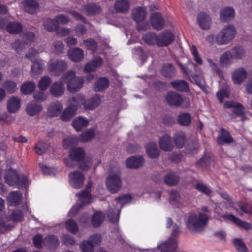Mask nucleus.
I'll use <instances>...</instances> for the list:
<instances>
[{"mask_svg":"<svg viewBox=\"0 0 252 252\" xmlns=\"http://www.w3.org/2000/svg\"><path fill=\"white\" fill-rule=\"evenodd\" d=\"M43 243L51 248H55L59 245L58 239L53 235L47 236L44 240Z\"/></svg>","mask_w":252,"mask_h":252,"instance_id":"51","label":"nucleus"},{"mask_svg":"<svg viewBox=\"0 0 252 252\" xmlns=\"http://www.w3.org/2000/svg\"><path fill=\"white\" fill-rule=\"evenodd\" d=\"M233 141V139L229 132L224 129L221 130V134L217 138V143L219 145L230 144Z\"/></svg>","mask_w":252,"mask_h":252,"instance_id":"29","label":"nucleus"},{"mask_svg":"<svg viewBox=\"0 0 252 252\" xmlns=\"http://www.w3.org/2000/svg\"><path fill=\"white\" fill-rule=\"evenodd\" d=\"M186 136L184 132L179 131L173 136V140L175 146L179 149L184 147L186 142Z\"/></svg>","mask_w":252,"mask_h":252,"instance_id":"37","label":"nucleus"},{"mask_svg":"<svg viewBox=\"0 0 252 252\" xmlns=\"http://www.w3.org/2000/svg\"><path fill=\"white\" fill-rule=\"evenodd\" d=\"M66 229L70 232L76 234L78 231V227L74 220H69L66 222Z\"/></svg>","mask_w":252,"mask_h":252,"instance_id":"62","label":"nucleus"},{"mask_svg":"<svg viewBox=\"0 0 252 252\" xmlns=\"http://www.w3.org/2000/svg\"><path fill=\"white\" fill-rule=\"evenodd\" d=\"M171 84L174 89L181 91H187L189 89L187 83L183 80L173 81Z\"/></svg>","mask_w":252,"mask_h":252,"instance_id":"48","label":"nucleus"},{"mask_svg":"<svg viewBox=\"0 0 252 252\" xmlns=\"http://www.w3.org/2000/svg\"><path fill=\"white\" fill-rule=\"evenodd\" d=\"M178 120L180 124L188 126L191 122L190 116L188 113H182L179 115Z\"/></svg>","mask_w":252,"mask_h":252,"instance_id":"59","label":"nucleus"},{"mask_svg":"<svg viewBox=\"0 0 252 252\" xmlns=\"http://www.w3.org/2000/svg\"><path fill=\"white\" fill-rule=\"evenodd\" d=\"M146 152L151 158H156L159 156V150L157 145L150 143L146 146Z\"/></svg>","mask_w":252,"mask_h":252,"instance_id":"36","label":"nucleus"},{"mask_svg":"<svg viewBox=\"0 0 252 252\" xmlns=\"http://www.w3.org/2000/svg\"><path fill=\"white\" fill-rule=\"evenodd\" d=\"M4 179L5 182L10 186L17 185L20 188L28 185V181L25 176L18 175L16 170L11 168L6 172Z\"/></svg>","mask_w":252,"mask_h":252,"instance_id":"4","label":"nucleus"},{"mask_svg":"<svg viewBox=\"0 0 252 252\" xmlns=\"http://www.w3.org/2000/svg\"><path fill=\"white\" fill-rule=\"evenodd\" d=\"M70 105L65 109L61 116V119L64 121L70 120L75 114L77 108L84 103L83 98L80 96H76L70 100Z\"/></svg>","mask_w":252,"mask_h":252,"instance_id":"6","label":"nucleus"},{"mask_svg":"<svg viewBox=\"0 0 252 252\" xmlns=\"http://www.w3.org/2000/svg\"><path fill=\"white\" fill-rule=\"evenodd\" d=\"M106 184L108 189L111 193H116L120 190L122 182L120 178V171L118 168L114 170V172L110 173L106 179Z\"/></svg>","mask_w":252,"mask_h":252,"instance_id":"7","label":"nucleus"},{"mask_svg":"<svg viewBox=\"0 0 252 252\" xmlns=\"http://www.w3.org/2000/svg\"><path fill=\"white\" fill-rule=\"evenodd\" d=\"M150 23L152 27L158 31L162 30L165 25L164 18L158 12H154L151 15Z\"/></svg>","mask_w":252,"mask_h":252,"instance_id":"11","label":"nucleus"},{"mask_svg":"<svg viewBox=\"0 0 252 252\" xmlns=\"http://www.w3.org/2000/svg\"><path fill=\"white\" fill-rule=\"evenodd\" d=\"M237 31L233 25L225 26L215 36V41L218 45H224L231 42L235 37Z\"/></svg>","mask_w":252,"mask_h":252,"instance_id":"2","label":"nucleus"},{"mask_svg":"<svg viewBox=\"0 0 252 252\" xmlns=\"http://www.w3.org/2000/svg\"><path fill=\"white\" fill-rule=\"evenodd\" d=\"M23 5L24 10L30 14L37 12L39 9V3L37 0H24Z\"/></svg>","mask_w":252,"mask_h":252,"instance_id":"19","label":"nucleus"},{"mask_svg":"<svg viewBox=\"0 0 252 252\" xmlns=\"http://www.w3.org/2000/svg\"><path fill=\"white\" fill-rule=\"evenodd\" d=\"M93 183L89 181L86 186L87 190L83 191L78 193L76 195L78 197V201L77 204L74 206L70 210L69 213L71 216H73L79 210L81 207L85 204L90 203L91 195L89 189L92 187Z\"/></svg>","mask_w":252,"mask_h":252,"instance_id":"5","label":"nucleus"},{"mask_svg":"<svg viewBox=\"0 0 252 252\" xmlns=\"http://www.w3.org/2000/svg\"><path fill=\"white\" fill-rule=\"evenodd\" d=\"M165 100L169 105L179 107L181 105L183 98L179 94L174 92H170L167 94Z\"/></svg>","mask_w":252,"mask_h":252,"instance_id":"12","label":"nucleus"},{"mask_svg":"<svg viewBox=\"0 0 252 252\" xmlns=\"http://www.w3.org/2000/svg\"><path fill=\"white\" fill-rule=\"evenodd\" d=\"M233 58L229 51L224 52L220 57V62L222 66L228 67L233 63Z\"/></svg>","mask_w":252,"mask_h":252,"instance_id":"41","label":"nucleus"},{"mask_svg":"<svg viewBox=\"0 0 252 252\" xmlns=\"http://www.w3.org/2000/svg\"><path fill=\"white\" fill-rule=\"evenodd\" d=\"M49 147L48 144L42 141H39L35 147L36 153L38 155H42Z\"/></svg>","mask_w":252,"mask_h":252,"instance_id":"52","label":"nucleus"},{"mask_svg":"<svg viewBox=\"0 0 252 252\" xmlns=\"http://www.w3.org/2000/svg\"><path fill=\"white\" fill-rule=\"evenodd\" d=\"M63 80L55 82L50 88V92L55 97L61 96L64 93L65 88Z\"/></svg>","mask_w":252,"mask_h":252,"instance_id":"15","label":"nucleus"},{"mask_svg":"<svg viewBox=\"0 0 252 252\" xmlns=\"http://www.w3.org/2000/svg\"><path fill=\"white\" fill-rule=\"evenodd\" d=\"M222 217L225 219H228L230 220L236 225L240 226L245 229L248 230L251 228L250 224L241 220L239 218L232 214L223 215Z\"/></svg>","mask_w":252,"mask_h":252,"instance_id":"33","label":"nucleus"},{"mask_svg":"<svg viewBox=\"0 0 252 252\" xmlns=\"http://www.w3.org/2000/svg\"><path fill=\"white\" fill-rule=\"evenodd\" d=\"M159 144L160 148L165 151H171L174 148L171 137L168 134H165L159 138Z\"/></svg>","mask_w":252,"mask_h":252,"instance_id":"22","label":"nucleus"},{"mask_svg":"<svg viewBox=\"0 0 252 252\" xmlns=\"http://www.w3.org/2000/svg\"><path fill=\"white\" fill-rule=\"evenodd\" d=\"M52 82L51 78L48 76H43L39 80L38 87L40 91L46 90Z\"/></svg>","mask_w":252,"mask_h":252,"instance_id":"46","label":"nucleus"},{"mask_svg":"<svg viewBox=\"0 0 252 252\" xmlns=\"http://www.w3.org/2000/svg\"><path fill=\"white\" fill-rule=\"evenodd\" d=\"M78 96L79 95H78ZM81 96L84 100V103L82 104V105H84V108L86 109L93 110L98 106L101 103V99L98 96L94 97L91 99H88L87 101H85L82 96Z\"/></svg>","mask_w":252,"mask_h":252,"instance_id":"26","label":"nucleus"},{"mask_svg":"<svg viewBox=\"0 0 252 252\" xmlns=\"http://www.w3.org/2000/svg\"><path fill=\"white\" fill-rule=\"evenodd\" d=\"M94 136V132L92 129H89L81 134L79 137V140L85 142L90 140Z\"/></svg>","mask_w":252,"mask_h":252,"instance_id":"53","label":"nucleus"},{"mask_svg":"<svg viewBox=\"0 0 252 252\" xmlns=\"http://www.w3.org/2000/svg\"><path fill=\"white\" fill-rule=\"evenodd\" d=\"M109 86V81L105 77L99 78L93 85V89L96 92H100L105 90Z\"/></svg>","mask_w":252,"mask_h":252,"instance_id":"25","label":"nucleus"},{"mask_svg":"<svg viewBox=\"0 0 252 252\" xmlns=\"http://www.w3.org/2000/svg\"><path fill=\"white\" fill-rule=\"evenodd\" d=\"M146 9L144 7H138L132 10V18L137 23L143 21L146 18Z\"/></svg>","mask_w":252,"mask_h":252,"instance_id":"24","label":"nucleus"},{"mask_svg":"<svg viewBox=\"0 0 252 252\" xmlns=\"http://www.w3.org/2000/svg\"><path fill=\"white\" fill-rule=\"evenodd\" d=\"M44 66V64L43 60L40 59H35L32 61L30 75L32 77L39 76L42 73Z\"/></svg>","mask_w":252,"mask_h":252,"instance_id":"14","label":"nucleus"},{"mask_svg":"<svg viewBox=\"0 0 252 252\" xmlns=\"http://www.w3.org/2000/svg\"><path fill=\"white\" fill-rule=\"evenodd\" d=\"M190 81L197 85L200 88H202L204 87V79L201 74H191L189 76Z\"/></svg>","mask_w":252,"mask_h":252,"instance_id":"54","label":"nucleus"},{"mask_svg":"<svg viewBox=\"0 0 252 252\" xmlns=\"http://www.w3.org/2000/svg\"><path fill=\"white\" fill-rule=\"evenodd\" d=\"M88 240L94 247H95L100 244L102 238L100 234H94L90 236Z\"/></svg>","mask_w":252,"mask_h":252,"instance_id":"63","label":"nucleus"},{"mask_svg":"<svg viewBox=\"0 0 252 252\" xmlns=\"http://www.w3.org/2000/svg\"><path fill=\"white\" fill-rule=\"evenodd\" d=\"M82 10L87 15H93L99 13L100 11V7L95 4H88L85 5Z\"/></svg>","mask_w":252,"mask_h":252,"instance_id":"43","label":"nucleus"},{"mask_svg":"<svg viewBox=\"0 0 252 252\" xmlns=\"http://www.w3.org/2000/svg\"><path fill=\"white\" fill-rule=\"evenodd\" d=\"M197 22L200 27L204 30L209 29L211 20L209 15L204 13H200L197 16Z\"/></svg>","mask_w":252,"mask_h":252,"instance_id":"28","label":"nucleus"},{"mask_svg":"<svg viewBox=\"0 0 252 252\" xmlns=\"http://www.w3.org/2000/svg\"><path fill=\"white\" fill-rule=\"evenodd\" d=\"M132 199L131 196L129 194H126L116 198V201L120 204V209H121L123 205L126 203H129Z\"/></svg>","mask_w":252,"mask_h":252,"instance_id":"61","label":"nucleus"},{"mask_svg":"<svg viewBox=\"0 0 252 252\" xmlns=\"http://www.w3.org/2000/svg\"><path fill=\"white\" fill-rule=\"evenodd\" d=\"M43 26L44 28L49 32L56 31L58 26L55 19H47L44 21Z\"/></svg>","mask_w":252,"mask_h":252,"instance_id":"49","label":"nucleus"},{"mask_svg":"<svg viewBox=\"0 0 252 252\" xmlns=\"http://www.w3.org/2000/svg\"><path fill=\"white\" fill-rule=\"evenodd\" d=\"M114 6L117 12L125 13L129 10L130 4L127 0H117Z\"/></svg>","mask_w":252,"mask_h":252,"instance_id":"27","label":"nucleus"},{"mask_svg":"<svg viewBox=\"0 0 252 252\" xmlns=\"http://www.w3.org/2000/svg\"><path fill=\"white\" fill-rule=\"evenodd\" d=\"M63 109V105L59 102L52 103L50 105L48 109V114L52 116H57L59 115Z\"/></svg>","mask_w":252,"mask_h":252,"instance_id":"35","label":"nucleus"},{"mask_svg":"<svg viewBox=\"0 0 252 252\" xmlns=\"http://www.w3.org/2000/svg\"><path fill=\"white\" fill-rule=\"evenodd\" d=\"M83 44L87 49L92 51H95L97 49V43L95 41L91 39H88L83 41Z\"/></svg>","mask_w":252,"mask_h":252,"instance_id":"60","label":"nucleus"},{"mask_svg":"<svg viewBox=\"0 0 252 252\" xmlns=\"http://www.w3.org/2000/svg\"><path fill=\"white\" fill-rule=\"evenodd\" d=\"M102 63L103 60L100 57H96L86 64L84 71L85 72L95 71L102 65Z\"/></svg>","mask_w":252,"mask_h":252,"instance_id":"20","label":"nucleus"},{"mask_svg":"<svg viewBox=\"0 0 252 252\" xmlns=\"http://www.w3.org/2000/svg\"><path fill=\"white\" fill-rule=\"evenodd\" d=\"M67 67V63L63 60L50 61L48 63V69L55 76H59Z\"/></svg>","mask_w":252,"mask_h":252,"instance_id":"8","label":"nucleus"},{"mask_svg":"<svg viewBox=\"0 0 252 252\" xmlns=\"http://www.w3.org/2000/svg\"><path fill=\"white\" fill-rule=\"evenodd\" d=\"M191 52L193 56V59L196 62V63L199 65H202L203 64V61L198 54L197 48L195 46L192 45L191 46Z\"/></svg>","mask_w":252,"mask_h":252,"instance_id":"64","label":"nucleus"},{"mask_svg":"<svg viewBox=\"0 0 252 252\" xmlns=\"http://www.w3.org/2000/svg\"><path fill=\"white\" fill-rule=\"evenodd\" d=\"M104 219V216L101 212H97L94 213L92 219V225L97 227L102 223Z\"/></svg>","mask_w":252,"mask_h":252,"instance_id":"47","label":"nucleus"},{"mask_svg":"<svg viewBox=\"0 0 252 252\" xmlns=\"http://www.w3.org/2000/svg\"><path fill=\"white\" fill-rule=\"evenodd\" d=\"M80 247L83 252H93L94 248L88 240L82 241L80 244Z\"/></svg>","mask_w":252,"mask_h":252,"instance_id":"58","label":"nucleus"},{"mask_svg":"<svg viewBox=\"0 0 252 252\" xmlns=\"http://www.w3.org/2000/svg\"><path fill=\"white\" fill-rule=\"evenodd\" d=\"M27 44L26 42H22L19 40H16L12 44V48L14 49L17 53H21L26 48Z\"/></svg>","mask_w":252,"mask_h":252,"instance_id":"56","label":"nucleus"},{"mask_svg":"<svg viewBox=\"0 0 252 252\" xmlns=\"http://www.w3.org/2000/svg\"><path fill=\"white\" fill-rule=\"evenodd\" d=\"M22 195L19 191H13L11 192L7 198L8 202L11 206H16L21 201Z\"/></svg>","mask_w":252,"mask_h":252,"instance_id":"44","label":"nucleus"},{"mask_svg":"<svg viewBox=\"0 0 252 252\" xmlns=\"http://www.w3.org/2000/svg\"><path fill=\"white\" fill-rule=\"evenodd\" d=\"M175 72L176 70L172 64L166 63L163 65L161 73L164 76L169 78L172 77L175 75Z\"/></svg>","mask_w":252,"mask_h":252,"instance_id":"40","label":"nucleus"},{"mask_svg":"<svg viewBox=\"0 0 252 252\" xmlns=\"http://www.w3.org/2000/svg\"><path fill=\"white\" fill-rule=\"evenodd\" d=\"M226 108H233V113L236 116H240L244 113V107L242 104L234 101H227L224 104Z\"/></svg>","mask_w":252,"mask_h":252,"instance_id":"23","label":"nucleus"},{"mask_svg":"<svg viewBox=\"0 0 252 252\" xmlns=\"http://www.w3.org/2000/svg\"><path fill=\"white\" fill-rule=\"evenodd\" d=\"M144 41L149 45H157L158 35L154 33H149L143 35Z\"/></svg>","mask_w":252,"mask_h":252,"instance_id":"50","label":"nucleus"},{"mask_svg":"<svg viewBox=\"0 0 252 252\" xmlns=\"http://www.w3.org/2000/svg\"><path fill=\"white\" fill-rule=\"evenodd\" d=\"M20 99L15 96H12L8 100L7 102V108L10 113H15L20 107Z\"/></svg>","mask_w":252,"mask_h":252,"instance_id":"34","label":"nucleus"},{"mask_svg":"<svg viewBox=\"0 0 252 252\" xmlns=\"http://www.w3.org/2000/svg\"><path fill=\"white\" fill-rule=\"evenodd\" d=\"M235 15L234 9L232 7H226L220 12V19L222 22H228L232 20Z\"/></svg>","mask_w":252,"mask_h":252,"instance_id":"16","label":"nucleus"},{"mask_svg":"<svg viewBox=\"0 0 252 252\" xmlns=\"http://www.w3.org/2000/svg\"><path fill=\"white\" fill-rule=\"evenodd\" d=\"M7 32L11 34L19 33L22 30L23 27L19 22H10L6 26Z\"/></svg>","mask_w":252,"mask_h":252,"instance_id":"39","label":"nucleus"},{"mask_svg":"<svg viewBox=\"0 0 252 252\" xmlns=\"http://www.w3.org/2000/svg\"><path fill=\"white\" fill-rule=\"evenodd\" d=\"M158 248L162 252H174L177 248L176 241L170 238L168 241L158 246Z\"/></svg>","mask_w":252,"mask_h":252,"instance_id":"17","label":"nucleus"},{"mask_svg":"<svg viewBox=\"0 0 252 252\" xmlns=\"http://www.w3.org/2000/svg\"><path fill=\"white\" fill-rule=\"evenodd\" d=\"M179 181V177L175 173H169L164 177V181L169 186L176 185Z\"/></svg>","mask_w":252,"mask_h":252,"instance_id":"45","label":"nucleus"},{"mask_svg":"<svg viewBox=\"0 0 252 252\" xmlns=\"http://www.w3.org/2000/svg\"><path fill=\"white\" fill-rule=\"evenodd\" d=\"M72 124L73 127L77 131H80L83 128L88 126L89 121L85 118L78 117L73 121Z\"/></svg>","mask_w":252,"mask_h":252,"instance_id":"30","label":"nucleus"},{"mask_svg":"<svg viewBox=\"0 0 252 252\" xmlns=\"http://www.w3.org/2000/svg\"><path fill=\"white\" fill-rule=\"evenodd\" d=\"M69 156L71 160L80 161L84 158L85 152L81 148H74L70 150Z\"/></svg>","mask_w":252,"mask_h":252,"instance_id":"32","label":"nucleus"},{"mask_svg":"<svg viewBox=\"0 0 252 252\" xmlns=\"http://www.w3.org/2000/svg\"><path fill=\"white\" fill-rule=\"evenodd\" d=\"M208 217L207 214L199 212L190 214L187 220V227L192 232L203 231L207 225Z\"/></svg>","mask_w":252,"mask_h":252,"instance_id":"1","label":"nucleus"},{"mask_svg":"<svg viewBox=\"0 0 252 252\" xmlns=\"http://www.w3.org/2000/svg\"><path fill=\"white\" fill-rule=\"evenodd\" d=\"M195 189L199 192L210 196L212 193V191L205 184L198 183L195 185Z\"/></svg>","mask_w":252,"mask_h":252,"instance_id":"57","label":"nucleus"},{"mask_svg":"<svg viewBox=\"0 0 252 252\" xmlns=\"http://www.w3.org/2000/svg\"><path fill=\"white\" fill-rule=\"evenodd\" d=\"M247 72L243 67L236 69L232 73V80L236 84L242 83L247 78Z\"/></svg>","mask_w":252,"mask_h":252,"instance_id":"18","label":"nucleus"},{"mask_svg":"<svg viewBox=\"0 0 252 252\" xmlns=\"http://www.w3.org/2000/svg\"><path fill=\"white\" fill-rule=\"evenodd\" d=\"M3 87L9 94L14 93L18 89L16 83L10 80L5 81Z\"/></svg>","mask_w":252,"mask_h":252,"instance_id":"55","label":"nucleus"},{"mask_svg":"<svg viewBox=\"0 0 252 252\" xmlns=\"http://www.w3.org/2000/svg\"><path fill=\"white\" fill-rule=\"evenodd\" d=\"M36 85L32 81L24 82L20 88V91L23 94H31L35 89Z\"/></svg>","mask_w":252,"mask_h":252,"instance_id":"42","label":"nucleus"},{"mask_svg":"<svg viewBox=\"0 0 252 252\" xmlns=\"http://www.w3.org/2000/svg\"><path fill=\"white\" fill-rule=\"evenodd\" d=\"M67 55L71 61L78 62L83 59L84 52L79 48H72L68 51Z\"/></svg>","mask_w":252,"mask_h":252,"instance_id":"21","label":"nucleus"},{"mask_svg":"<svg viewBox=\"0 0 252 252\" xmlns=\"http://www.w3.org/2000/svg\"><path fill=\"white\" fill-rule=\"evenodd\" d=\"M144 161L142 157L133 156L125 161L126 166L130 169H137L143 166Z\"/></svg>","mask_w":252,"mask_h":252,"instance_id":"13","label":"nucleus"},{"mask_svg":"<svg viewBox=\"0 0 252 252\" xmlns=\"http://www.w3.org/2000/svg\"><path fill=\"white\" fill-rule=\"evenodd\" d=\"M69 182L70 185L76 189L81 188L85 180V176L80 171H74L68 175Z\"/></svg>","mask_w":252,"mask_h":252,"instance_id":"9","label":"nucleus"},{"mask_svg":"<svg viewBox=\"0 0 252 252\" xmlns=\"http://www.w3.org/2000/svg\"><path fill=\"white\" fill-rule=\"evenodd\" d=\"M234 59L242 60L245 58L246 52L244 48L239 45L234 46L229 51Z\"/></svg>","mask_w":252,"mask_h":252,"instance_id":"31","label":"nucleus"},{"mask_svg":"<svg viewBox=\"0 0 252 252\" xmlns=\"http://www.w3.org/2000/svg\"><path fill=\"white\" fill-rule=\"evenodd\" d=\"M42 109V106L34 102H29L26 107L27 113L31 116H33L39 113Z\"/></svg>","mask_w":252,"mask_h":252,"instance_id":"38","label":"nucleus"},{"mask_svg":"<svg viewBox=\"0 0 252 252\" xmlns=\"http://www.w3.org/2000/svg\"><path fill=\"white\" fill-rule=\"evenodd\" d=\"M174 35L169 30H166L158 35L157 45L160 47L167 46L174 40Z\"/></svg>","mask_w":252,"mask_h":252,"instance_id":"10","label":"nucleus"},{"mask_svg":"<svg viewBox=\"0 0 252 252\" xmlns=\"http://www.w3.org/2000/svg\"><path fill=\"white\" fill-rule=\"evenodd\" d=\"M62 80L67 84V89L70 92L79 90L83 86L84 79L82 77L76 76L75 72L70 70L67 72L62 77Z\"/></svg>","mask_w":252,"mask_h":252,"instance_id":"3","label":"nucleus"}]
</instances>
